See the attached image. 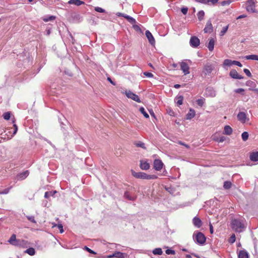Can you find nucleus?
<instances>
[{"label":"nucleus","mask_w":258,"mask_h":258,"mask_svg":"<svg viewBox=\"0 0 258 258\" xmlns=\"http://www.w3.org/2000/svg\"><path fill=\"white\" fill-rule=\"evenodd\" d=\"M231 225L232 228L236 232H240L244 228L242 220L239 219H233L231 220Z\"/></svg>","instance_id":"obj_1"},{"label":"nucleus","mask_w":258,"mask_h":258,"mask_svg":"<svg viewBox=\"0 0 258 258\" xmlns=\"http://www.w3.org/2000/svg\"><path fill=\"white\" fill-rule=\"evenodd\" d=\"M8 242L12 245L22 247H24L27 243V241L24 240L17 239L16 235L15 234L12 235L8 240Z\"/></svg>","instance_id":"obj_2"},{"label":"nucleus","mask_w":258,"mask_h":258,"mask_svg":"<svg viewBox=\"0 0 258 258\" xmlns=\"http://www.w3.org/2000/svg\"><path fill=\"white\" fill-rule=\"evenodd\" d=\"M133 176L137 178L146 179H156L158 178L156 175L147 174L144 172H136L133 170L132 171Z\"/></svg>","instance_id":"obj_3"},{"label":"nucleus","mask_w":258,"mask_h":258,"mask_svg":"<svg viewBox=\"0 0 258 258\" xmlns=\"http://www.w3.org/2000/svg\"><path fill=\"white\" fill-rule=\"evenodd\" d=\"M194 239L200 244H203L205 243L206 240L204 234L200 232H198L196 234H194Z\"/></svg>","instance_id":"obj_4"},{"label":"nucleus","mask_w":258,"mask_h":258,"mask_svg":"<svg viewBox=\"0 0 258 258\" xmlns=\"http://www.w3.org/2000/svg\"><path fill=\"white\" fill-rule=\"evenodd\" d=\"M246 10L250 13H255V2L253 0H248L246 2Z\"/></svg>","instance_id":"obj_5"},{"label":"nucleus","mask_w":258,"mask_h":258,"mask_svg":"<svg viewBox=\"0 0 258 258\" xmlns=\"http://www.w3.org/2000/svg\"><path fill=\"white\" fill-rule=\"evenodd\" d=\"M125 94L128 98H131L138 103H140L141 102L139 97L131 91H125Z\"/></svg>","instance_id":"obj_6"},{"label":"nucleus","mask_w":258,"mask_h":258,"mask_svg":"<svg viewBox=\"0 0 258 258\" xmlns=\"http://www.w3.org/2000/svg\"><path fill=\"white\" fill-rule=\"evenodd\" d=\"M237 117L238 120L242 123H244L249 120V118L244 112H239L237 114Z\"/></svg>","instance_id":"obj_7"},{"label":"nucleus","mask_w":258,"mask_h":258,"mask_svg":"<svg viewBox=\"0 0 258 258\" xmlns=\"http://www.w3.org/2000/svg\"><path fill=\"white\" fill-rule=\"evenodd\" d=\"M154 168L157 171H160L163 166V163L160 159H155L153 163Z\"/></svg>","instance_id":"obj_8"},{"label":"nucleus","mask_w":258,"mask_h":258,"mask_svg":"<svg viewBox=\"0 0 258 258\" xmlns=\"http://www.w3.org/2000/svg\"><path fill=\"white\" fill-rule=\"evenodd\" d=\"M189 43L192 47H197L200 44V39L196 36H192L190 39Z\"/></svg>","instance_id":"obj_9"},{"label":"nucleus","mask_w":258,"mask_h":258,"mask_svg":"<svg viewBox=\"0 0 258 258\" xmlns=\"http://www.w3.org/2000/svg\"><path fill=\"white\" fill-rule=\"evenodd\" d=\"M213 70V67L212 65L209 63H207L204 66L203 70V73L205 76L209 75L212 73Z\"/></svg>","instance_id":"obj_10"},{"label":"nucleus","mask_w":258,"mask_h":258,"mask_svg":"<svg viewBox=\"0 0 258 258\" xmlns=\"http://www.w3.org/2000/svg\"><path fill=\"white\" fill-rule=\"evenodd\" d=\"M180 69L182 71L184 75H186L189 74V67L186 62L184 61H182L180 63Z\"/></svg>","instance_id":"obj_11"},{"label":"nucleus","mask_w":258,"mask_h":258,"mask_svg":"<svg viewBox=\"0 0 258 258\" xmlns=\"http://www.w3.org/2000/svg\"><path fill=\"white\" fill-rule=\"evenodd\" d=\"M213 28L211 21L209 20L207 21L205 27L204 29V31L206 33H211L213 32Z\"/></svg>","instance_id":"obj_12"},{"label":"nucleus","mask_w":258,"mask_h":258,"mask_svg":"<svg viewBox=\"0 0 258 258\" xmlns=\"http://www.w3.org/2000/svg\"><path fill=\"white\" fill-rule=\"evenodd\" d=\"M229 76L231 78L235 79H242L243 78V77L239 75L237 72L234 69H232L230 72Z\"/></svg>","instance_id":"obj_13"},{"label":"nucleus","mask_w":258,"mask_h":258,"mask_svg":"<svg viewBox=\"0 0 258 258\" xmlns=\"http://www.w3.org/2000/svg\"><path fill=\"white\" fill-rule=\"evenodd\" d=\"M145 34L148 39L149 42L151 45H154L155 43V40L152 33L149 30H147L146 31Z\"/></svg>","instance_id":"obj_14"},{"label":"nucleus","mask_w":258,"mask_h":258,"mask_svg":"<svg viewBox=\"0 0 258 258\" xmlns=\"http://www.w3.org/2000/svg\"><path fill=\"white\" fill-rule=\"evenodd\" d=\"M140 166L142 170H145L149 169L150 167L149 163H148L147 161L144 160L140 161Z\"/></svg>","instance_id":"obj_15"},{"label":"nucleus","mask_w":258,"mask_h":258,"mask_svg":"<svg viewBox=\"0 0 258 258\" xmlns=\"http://www.w3.org/2000/svg\"><path fill=\"white\" fill-rule=\"evenodd\" d=\"M232 65H236L239 67H241L242 66L240 62L238 61L227 59V66H231Z\"/></svg>","instance_id":"obj_16"},{"label":"nucleus","mask_w":258,"mask_h":258,"mask_svg":"<svg viewBox=\"0 0 258 258\" xmlns=\"http://www.w3.org/2000/svg\"><path fill=\"white\" fill-rule=\"evenodd\" d=\"M249 158L251 161L253 162L258 161V152H252L250 153L249 155Z\"/></svg>","instance_id":"obj_17"},{"label":"nucleus","mask_w":258,"mask_h":258,"mask_svg":"<svg viewBox=\"0 0 258 258\" xmlns=\"http://www.w3.org/2000/svg\"><path fill=\"white\" fill-rule=\"evenodd\" d=\"M29 175V171L28 170H26L23 172L19 173L17 175L18 179L23 180L26 178Z\"/></svg>","instance_id":"obj_18"},{"label":"nucleus","mask_w":258,"mask_h":258,"mask_svg":"<svg viewBox=\"0 0 258 258\" xmlns=\"http://www.w3.org/2000/svg\"><path fill=\"white\" fill-rule=\"evenodd\" d=\"M70 5H74L77 6L85 4V2L81 0H70L68 2Z\"/></svg>","instance_id":"obj_19"},{"label":"nucleus","mask_w":258,"mask_h":258,"mask_svg":"<svg viewBox=\"0 0 258 258\" xmlns=\"http://www.w3.org/2000/svg\"><path fill=\"white\" fill-rule=\"evenodd\" d=\"M192 221L194 225L198 228H200L202 225V221L198 217L194 218Z\"/></svg>","instance_id":"obj_20"},{"label":"nucleus","mask_w":258,"mask_h":258,"mask_svg":"<svg viewBox=\"0 0 258 258\" xmlns=\"http://www.w3.org/2000/svg\"><path fill=\"white\" fill-rule=\"evenodd\" d=\"M238 258H249L248 252L244 250H240L238 253Z\"/></svg>","instance_id":"obj_21"},{"label":"nucleus","mask_w":258,"mask_h":258,"mask_svg":"<svg viewBox=\"0 0 258 258\" xmlns=\"http://www.w3.org/2000/svg\"><path fill=\"white\" fill-rule=\"evenodd\" d=\"M215 40L214 38H211L209 39V42L208 44V48L210 51L213 50L214 48Z\"/></svg>","instance_id":"obj_22"},{"label":"nucleus","mask_w":258,"mask_h":258,"mask_svg":"<svg viewBox=\"0 0 258 258\" xmlns=\"http://www.w3.org/2000/svg\"><path fill=\"white\" fill-rule=\"evenodd\" d=\"M195 116V111L192 109H190L189 112L186 115V119H191Z\"/></svg>","instance_id":"obj_23"},{"label":"nucleus","mask_w":258,"mask_h":258,"mask_svg":"<svg viewBox=\"0 0 258 258\" xmlns=\"http://www.w3.org/2000/svg\"><path fill=\"white\" fill-rule=\"evenodd\" d=\"M126 254L124 253H122L121 252L116 251L114 253V256L115 257L118 258H124Z\"/></svg>","instance_id":"obj_24"},{"label":"nucleus","mask_w":258,"mask_h":258,"mask_svg":"<svg viewBox=\"0 0 258 258\" xmlns=\"http://www.w3.org/2000/svg\"><path fill=\"white\" fill-rule=\"evenodd\" d=\"M124 18H125L131 24L133 25L135 24L136 23V20L134 18L127 15H126L125 16H124Z\"/></svg>","instance_id":"obj_25"},{"label":"nucleus","mask_w":258,"mask_h":258,"mask_svg":"<svg viewBox=\"0 0 258 258\" xmlns=\"http://www.w3.org/2000/svg\"><path fill=\"white\" fill-rule=\"evenodd\" d=\"M246 59L258 60V55L251 54L245 56Z\"/></svg>","instance_id":"obj_26"},{"label":"nucleus","mask_w":258,"mask_h":258,"mask_svg":"<svg viewBox=\"0 0 258 258\" xmlns=\"http://www.w3.org/2000/svg\"><path fill=\"white\" fill-rule=\"evenodd\" d=\"M25 252L28 253L30 255H34L35 253V251L33 248L30 247L27 249Z\"/></svg>","instance_id":"obj_27"},{"label":"nucleus","mask_w":258,"mask_h":258,"mask_svg":"<svg viewBox=\"0 0 258 258\" xmlns=\"http://www.w3.org/2000/svg\"><path fill=\"white\" fill-rule=\"evenodd\" d=\"M56 193V191H46L45 193L44 197L46 199L49 198L50 196H53Z\"/></svg>","instance_id":"obj_28"},{"label":"nucleus","mask_w":258,"mask_h":258,"mask_svg":"<svg viewBox=\"0 0 258 258\" xmlns=\"http://www.w3.org/2000/svg\"><path fill=\"white\" fill-rule=\"evenodd\" d=\"M198 18L199 21H202L204 17L205 13L203 11H199L197 14Z\"/></svg>","instance_id":"obj_29"},{"label":"nucleus","mask_w":258,"mask_h":258,"mask_svg":"<svg viewBox=\"0 0 258 258\" xmlns=\"http://www.w3.org/2000/svg\"><path fill=\"white\" fill-rule=\"evenodd\" d=\"M162 252V249L160 248H156L153 250V253L154 254L161 255Z\"/></svg>","instance_id":"obj_30"},{"label":"nucleus","mask_w":258,"mask_h":258,"mask_svg":"<svg viewBox=\"0 0 258 258\" xmlns=\"http://www.w3.org/2000/svg\"><path fill=\"white\" fill-rule=\"evenodd\" d=\"M249 137V134L248 132H244L241 135L242 139L243 141H246L247 140Z\"/></svg>","instance_id":"obj_31"},{"label":"nucleus","mask_w":258,"mask_h":258,"mask_svg":"<svg viewBox=\"0 0 258 258\" xmlns=\"http://www.w3.org/2000/svg\"><path fill=\"white\" fill-rule=\"evenodd\" d=\"M231 188L238 190V188H236L235 185H233L230 181H227V189Z\"/></svg>","instance_id":"obj_32"},{"label":"nucleus","mask_w":258,"mask_h":258,"mask_svg":"<svg viewBox=\"0 0 258 258\" xmlns=\"http://www.w3.org/2000/svg\"><path fill=\"white\" fill-rule=\"evenodd\" d=\"M139 110L143 114V115L145 116V117H146L147 118L149 117L148 114L146 112V111L143 107H140Z\"/></svg>","instance_id":"obj_33"},{"label":"nucleus","mask_w":258,"mask_h":258,"mask_svg":"<svg viewBox=\"0 0 258 258\" xmlns=\"http://www.w3.org/2000/svg\"><path fill=\"white\" fill-rule=\"evenodd\" d=\"M217 134H215L213 136V139L215 140V141H217L219 142H223L224 140H225V138L224 137H222L220 138V140H219L218 139V138H217Z\"/></svg>","instance_id":"obj_34"},{"label":"nucleus","mask_w":258,"mask_h":258,"mask_svg":"<svg viewBox=\"0 0 258 258\" xmlns=\"http://www.w3.org/2000/svg\"><path fill=\"white\" fill-rule=\"evenodd\" d=\"M53 227H57L58 228V229H59V232L60 233H62L63 232V226L62 225V224H54L53 226H52Z\"/></svg>","instance_id":"obj_35"},{"label":"nucleus","mask_w":258,"mask_h":258,"mask_svg":"<svg viewBox=\"0 0 258 258\" xmlns=\"http://www.w3.org/2000/svg\"><path fill=\"white\" fill-rule=\"evenodd\" d=\"M178 100L176 102L178 106L181 105L183 103V97L182 96H179L178 97Z\"/></svg>","instance_id":"obj_36"},{"label":"nucleus","mask_w":258,"mask_h":258,"mask_svg":"<svg viewBox=\"0 0 258 258\" xmlns=\"http://www.w3.org/2000/svg\"><path fill=\"white\" fill-rule=\"evenodd\" d=\"M219 0H207L206 4L207 5H215L216 4Z\"/></svg>","instance_id":"obj_37"},{"label":"nucleus","mask_w":258,"mask_h":258,"mask_svg":"<svg viewBox=\"0 0 258 258\" xmlns=\"http://www.w3.org/2000/svg\"><path fill=\"white\" fill-rule=\"evenodd\" d=\"M135 145L138 147H141L143 149H146L144 143L142 142H139L138 143H136Z\"/></svg>","instance_id":"obj_38"},{"label":"nucleus","mask_w":258,"mask_h":258,"mask_svg":"<svg viewBox=\"0 0 258 258\" xmlns=\"http://www.w3.org/2000/svg\"><path fill=\"white\" fill-rule=\"evenodd\" d=\"M236 240V237L234 234H233L229 239V242L230 243H233Z\"/></svg>","instance_id":"obj_39"},{"label":"nucleus","mask_w":258,"mask_h":258,"mask_svg":"<svg viewBox=\"0 0 258 258\" xmlns=\"http://www.w3.org/2000/svg\"><path fill=\"white\" fill-rule=\"evenodd\" d=\"M4 118L6 120H9L11 117V113L9 112H6L3 115Z\"/></svg>","instance_id":"obj_40"},{"label":"nucleus","mask_w":258,"mask_h":258,"mask_svg":"<svg viewBox=\"0 0 258 258\" xmlns=\"http://www.w3.org/2000/svg\"><path fill=\"white\" fill-rule=\"evenodd\" d=\"M55 19V16H50V17H49L48 18L43 19V21H45V22H48L49 21L54 20Z\"/></svg>","instance_id":"obj_41"},{"label":"nucleus","mask_w":258,"mask_h":258,"mask_svg":"<svg viewBox=\"0 0 258 258\" xmlns=\"http://www.w3.org/2000/svg\"><path fill=\"white\" fill-rule=\"evenodd\" d=\"M232 131V128L230 126L227 125V135H231Z\"/></svg>","instance_id":"obj_42"},{"label":"nucleus","mask_w":258,"mask_h":258,"mask_svg":"<svg viewBox=\"0 0 258 258\" xmlns=\"http://www.w3.org/2000/svg\"><path fill=\"white\" fill-rule=\"evenodd\" d=\"M197 103L198 105L200 106H202L204 103V101L203 99H199L197 100Z\"/></svg>","instance_id":"obj_43"},{"label":"nucleus","mask_w":258,"mask_h":258,"mask_svg":"<svg viewBox=\"0 0 258 258\" xmlns=\"http://www.w3.org/2000/svg\"><path fill=\"white\" fill-rule=\"evenodd\" d=\"M165 252L167 254H174L175 253L174 250L169 249L166 250Z\"/></svg>","instance_id":"obj_44"},{"label":"nucleus","mask_w":258,"mask_h":258,"mask_svg":"<svg viewBox=\"0 0 258 258\" xmlns=\"http://www.w3.org/2000/svg\"><path fill=\"white\" fill-rule=\"evenodd\" d=\"M243 71L248 77H250L251 76V74L250 72L249 71V70L247 69H244Z\"/></svg>","instance_id":"obj_45"},{"label":"nucleus","mask_w":258,"mask_h":258,"mask_svg":"<svg viewBox=\"0 0 258 258\" xmlns=\"http://www.w3.org/2000/svg\"><path fill=\"white\" fill-rule=\"evenodd\" d=\"M144 75L146 76L147 77H148V78H152L153 77V74H152L151 73H150V72H144Z\"/></svg>","instance_id":"obj_46"},{"label":"nucleus","mask_w":258,"mask_h":258,"mask_svg":"<svg viewBox=\"0 0 258 258\" xmlns=\"http://www.w3.org/2000/svg\"><path fill=\"white\" fill-rule=\"evenodd\" d=\"M95 10L96 12H99V13H104L105 12V10L104 9H103L102 8H100V7H96L95 8Z\"/></svg>","instance_id":"obj_47"},{"label":"nucleus","mask_w":258,"mask_h":258,"mask_svg":"<svg viewBox=\"0 0 258 258\" xmlns=\"http://www.w3.org/2000/svg\"><path fill=\"white\" fill-rule=\"evenodd\" d=\"M84 249L90 253H93V254L96 253L95 251H94L93 250H92V249H91L90 248H89V247H88L86 246H85Z\"/></svg>","instance_id":"obj_48"},{"label":"nucleus","mask_w":258,"mask_h":258,"mask_svg":"<svg viewBox=\"0 0 258 258\" xmlns=\"http://www.w3.org/2000/svg\"><path fill=\"white\" fill-rule=\"evenodd\" d=\"M133 28L134 29L137 31H141V28L137 25H136L135 24H133Z\"/></svg>","instance_id":"obj_49"},{"label":"nucleus","mask_w":258,"mask_h":258,"mask_svg":"<svg viewBox=\"0 0 258 258\" xmlns=\"http://www.w3.org/2000/svg\"><path fill=\"white\" fill-rule=\"evenodd\" d=\"M27 219L31 222L34 223H36V221L35 220V218H34V217L33 216H29V217H27Z\"/></svg>","instance_id":"obj_50"},{"label":"nucleus","mask_w":258,"mask_h":258,"mask_svg":"<svg viewBox=\"0 0 258 258\" xmlns=\"http://www.w3.org/2000/svg\"><path fill=\"white\" fill-rule=\"evenodd\" d=\"M181 11L184 15H186L188 11V8H182L181 10Z\"/></svg>","instance_id":"obj_51"},{"label":"nucleus","mask_w":258,"mask_h":258,"mask_svg":"<svg viewBox=\"0 0 258 258\" xmlns=\"http://www.w3.org/2000/svg\"><path fill=\"white\" fill-rule=\"evenodd\" d=\"M9 191H10L9 188H7L4 189L3 190H2V192L3 195H6V194H8L9 192Z\"/></svg>","instance_id":"obj_52"},{"label":"nucleus","mask_w":258,"mask_h":258,"mask_svg":"<svg viewBox=\"0 0 258 258\" xmlns=\"http://www.w3.org/2000/svg\"><path fill=\"white\" fill-rule=\"evenodd\" d=\"M234 91H235V92H236L237 93H240L243 92L244 91V90L242 88H238V89H235L234 90Z\"/></svg>","instance_id":"obj_53"},{"label":"nucleus","mask_w":258,"mask_h":258,"mask_svg":"<svg viewBox=\"0 0 258 258\" xmlns=\"http://www.w3.org/2000/svg\"><path fill=\"white\" fill-rule=\"evenodd\" d=\"M178 144H179V145H181L184 146V147H185L186 148H189V146L188 145H187V144H185V143H184L182 142H181V141H178Z\"/></svg>","instance_id":"obj_54"},{"label":"nucleus","mask_w":258,"mask_h":258,"mask_svg":"<svg viewBox=\"0 0 258 258\" xmlns=\"http://www.w3.org/2000/svg\"><path fill=\"white\" fill-rule=\"evenodd\" d=\"M124 197L130 200H132V198L129 195V193L127 192V191H126L125 193H124Z\"/></svg>","instance_id":"obj_55"},{"label":"nucleus","mask_w":258,"mask_h":258,"mask_svg":"<svg viewBox=\"0 0 258 258\" xmlns=\"http://www.w3.org/2000/svg\"><path fill=\"white\" fill-rule=\"evenodd\" d=\"M14 132L13 134L15 135L16 134V133L18 131V126H17L16 124H14Z\"/></svg>","instance_id":"obj_56"},{"label":"nucleus","mask_w":258,"mask_h":258,"mask_svg":"<svg viewBox=\"0 0 258 258\" xmlns=\"http://www.w3.org/2000/svg\"><path fill=\"white\" fill-rule=\"evenodd\" d=\"M226 32V28L224 27L223 28L222 30L221 31V35H224L225 33Z\"/></svg>","instance_id":"obj_57"},{"label":"nucleus","mask_w":258,"mask_h":258,"mask_svg":"<svg viewBox=\"0 0 258 258\" xmlns=\"http://www.w3.org/2000/svg\"><path fill=\"white\" fill-rule=\"evenodd\" d=\"M116 15L117 16H121V17H124V16H126L125 14H122V13H119V12L116 13Z\"/></svg>","instance_id":"obj_58"},{"label":"nucleus","mask_w":258,"mask_h":258,"mask_svg":"<svg viewBox=\"0 0 258 258\" xmlns=\"http://www.w3.org/2000/svg\"><path fill=\"white\" fill-rule=\"evenodd\" d=\"M198 2H200L204 4H206L207 0H196Z\"/></svg>","instance_id":"obj_59"},{"label":"nucleus","mask_w":258,"mask_h":258,"mask_svg":"<svg viewBox=\"0 0 258 258\" xmlns=\"http://www.w3.org/2000/svg\"><path fill=\"white\" fill-rule=\"evenodd\" d=\"M210 231L211 234L213 233V227L211 224L210 225Z\"/></svg>","instance_id":"obj_60"},{"label":"nucleus","mask_w":258,"mask_h":258,"mask_svg":"<svg viewBox=\"0 0 258 258\" xmlns=\"http://www.w3.org/2000/svg\"><path fill=\"white\" fill-rule=\"evenodd\" d=\"M234 1V0H227V5H229Z\"/></svg>","instance_id":"obj_61"},{"label":"nucleus","mask_w":258,"mask_h":258,"mask_svg":"<svg viewBox=\"0 0 258 258\" xmlns=\"http://www.w3.org/2000/svg\"><path fill=\"white\" fill-rule=\"evenodd\" d=\"M246 16L245 15H240L239 16H238L237 19H240V18H244Z\"/></svg>","instance_id":"obj_62"},{"label":"nucleus","mask_w":258,"mask_h":258,"mask_svg":"<svg viewBox=\"0 0 258 258\" xmlns=\"http://www.w3.org/2000/svg\"><path fill=\"white\" fill-rule=\"evenodd\" d=\"M180 87V85L179 84H175L174 85V88H176V89H178Z\"/></svg>","instance_id":"obj_63"},{"label":"nucleus","mask_w":258,"mask_h":258,"mask_svg":"<svg viewBox=\"0 0 258 258\" xmlns=\"http://www.w3.org/2000/svg\"><path fill=\"white\" fill-rule=\"evenodd\" d=\"M113 257H114V253L112 254H110V255H107V258H112Z\"/></svg>","instance_id":"obj_64"}]
</instances>
